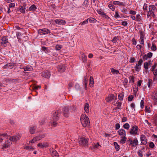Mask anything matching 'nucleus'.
<instances>
[{
    "mask_svg": "<svg viewBox=\"0 0 157 157\" xmlns=\"http://www.w3.org/2000/svg\"><path fill=\"white\" fill-rule=\"evenodd\" d=\"M80 121L82 126L84 127H88L90 125V121L89 118L85 114H82L80 117Z\"/></svg>",
    "mask_w": 157,
    "mask_h": 157,
    "instance_id": "1",
    "label": "nucleus"
},
{
    "mask_svg": "<svg viewBox=\"0 0 157 157\" xmlns=\"http://www.w3.org/2000/svg\"><path fill=\"white\" fill-rule=\"evenodd\" d=\"M140 130L138 126L134 125L131 127L129 129V133L132 136H135L139 134Z\"/></svg>",
    "mask_w": 157,
    "mask_h": 157,
    "instance_id": "2",
    "label": "nucleus"
},
{
    "mask_svg": "<svg viewBox=\"0 0 157 157\" xmlns=\"http://www.w3.org/2000/svg\"><path fill=\"white\" fill-rule=\"evenodd\" d=\"M149 11H148L147 14V17H149L151 16L153 17L155 16L154 13V11L156 9V7L154 5H150L148 7Z\"/></svg>",
    "mask_w": 157,
    "mask_h": 157,
    "instance_id": "3",
    "label": "nucleus"
},
{
    "mask_svg": "<svg viewBox=\"0 0 157 157\" xmlns=\"http://www.w3.org/2000/svg\"><path fill=\"white\" fill-rule=\"evenodd\" d=\"M79 143L80 145L86 146L88 145V140L84 137H81L79 140Z\"/></svg>",
    "mask_w": 157,
    "mask_h": 157,
    "instance_id": "4",
    "label": "nucleus"
},
{
    "mask_svg": "<svg viewBox=\"0 0 157 157\" xmlns=\"http://www.w3.org/2000/svg\"><path fill=\"white\" fill-rule=\"evenodd\" d=\"M128 141L130 143V145L132 147H135L137 146L138 144V141L136 138H135L134 139L132 138H129Z\"/></svg>",
    "mask_w": 157,
    "mask_h": 157,
    "instance_id": "5",
    "label": "nucleus"
},
{
    "mask_svg": "<svg viewBox=\"0 0 157 157\" xmlns=\"http://www.w3.org/2000/svg\"><path fill=\"white\" fill-rule=\"evenodd\" d=\"M117 97L114 96L113 94L109 95L105 98V100L108 102H110L113 101H115L117 99Z\"/></svg>",
    "mask_w": 157,
    "mask_h": 157,
    "instance_id": "6",
    "label": "nucleus"
},
{
    "mask_svg": "<svg viewBox=\"0 0 157 157\" xmlns=\"http://www.w3.org/2000/svg\"><path fill=\"white\" fill-rule=\"evenodd\" d=\"M147 151V150L146 149H145L144 147H143L137 152L138 156L139 157H143L144 155L145 156V153H146Z\"/></svg>",
    "mask_w": 157,
    "mask_h": 157,
    "instance_id": "7",
    "label": "nucleus"
},
{
    "mask_svg": "<svg viewBox=\"0 0 157 157\" xmlns=\"http://www.w3.org/2000/svg\"><path fill=\"white\" fill-rule=\"evenodd\" d=\"M11 141L12 140L10 139V137H9V139L5 141L3 145L2 148L6 149L9 147L12 144Z\"/></svg>",
    "mask_w": 157,
    "mask_h": 157,
    "instance_id": "8",
    "label": "nucleus"
},
{
    "mask_svg": "<svg viewBox=\"0 0 157 157\" xmlns=\"http://www.w3.org/2000/svg\"><path fill=\"white\" fill-rule=\"evenodd\" d=\"M21 136V134H18L13 136H10V137L12 141L16 142L20 139Z\"/></svg>",
    "mask_w": 157,
    "mask_h": 157,
    "instance_id": "9",
    "label": "nucleus"
},
{
    "mask_svg": "<svg viewBox=\"0 0 157 157\" xmlns=\"http://www.w3.org/2000/svg\"><path fill=\"white\" fill-rule=\"evenodd\" d=\"M113 104L114 106H116L114 109V110H117V109H121L122 103L118 101H117L116 102H115V101H114L113 102Z\"/></svg>",
    "mask_w": 157,
    "mask_h": 157,
    "instance_id": "10",
    "label": "nucleus"
},
{
    "mask_svg": "<svg viewBox=\"0 0 157 157\" xmlns=\"http://www.w3.org/2000/svg\"><path fill=\"white\" fill-rule=\"evenodd\" d=\"M50 33V30L47 29H41L38 30L39 34L41 35H46Z\"/></svg>",
    "mask_w": 157,
    "mask_h": 157,
    "instance_id": "11",
    "label": "nucleus"
},
{
    "mask_svg": "<svg viewBox=\"0 0 157 157\" xmlns=\"http://www.w3.org/2000/svg\"><path fill=\"white\" fill-rule=\"evenodd\" d=\"M140 139L142 144L145 145L147 143V140L144 135L143 134L141 135Z\"/></svg>",
    "mask_w": 157,
    "mask_h": 157,
    "instance_id": "12",
    "label": "nucleus"
},
{
    "mask_svg": "<svg viewBox=\"0 0 157 157\" xmlns=\"http://www.w3.org/2000/svg\"><path fill=\"white\" fill-rule=\"evenodd\" d=\"M60 111L57 110L52 114V118L54 121H57L59 118Z\"/></svg>",
    "mask_w": 157,
    "mask_h": 157,
    "instance_id": "13",
    "label": "nucleus"
},
{
    "mask_svg": "<svg viewBox=\"0 0 157 157\" xmlns=\"http://www.w3.org/2000/svg\"><path fill=\"white\" fill-rule=\"evenodd\" d=\"M143 63V60L140 59L139 60L138 63L135 66V70L136 71H139L141 69V64Z\"/></svg>",
    "mask_w": 157,
    "mask_h": 157,
    "instance_id": "14",
    "label": "nucleus"
},
{
    "mask_svg": "<svg viewBox=\"0 0 157 157\" xmlns=\"http://www.w3.org/2000/svg\"><path fill=\"white\" fill-rule=\"evenodd\" d=\"M41 75L45 78H48L50 76V74L48 71L46 70L41 73Z\"/></svg>",
    "mask_w": 157,
    "mask_h": 157,
    "instance_id": "15",
    "label": "nucleus"
},
{
    "mask_svg": "<svg viewBox=\"0 0 157 157\" xmlns=\"http://www.w3.org/2000/svg\"><path fill=\"white\" fill-rule=\"evenodd\" d=\"M1 40L2 41L1 43V44L4 47H6V44L8 42L7 38L6 36L2 37Z\"/></svg>",
    "mask_w": 157,
    "mask_h": 157,
    "instance_id": "16",
    "label": "nucleus"
},
{
    "mask_svg": "<svg viewBox=\"0 0 157 157\" xmlns=\"http://www.w3.org/2000/svg\"><path fill=\"white\" fill-rule=\"evenodd\" d=\"M63 115L65 117H68L69 114V111L68 107H64L63 109Z\"/></svg>",
    "mask_w": 157,
    "mask_h": 157,
    "instance_id": "17",
    "label": "nucleus"
},
{
    "mask_svg": "<svg viewBox=\"0 0 157 157\" xmlns=\"http://www.w3.org/2000/svg\"><path fill=\"white\" fill-rule=\"evenodd\" d=\"M50 151L51 155L53 157H58V154L57 152L53 148H50Z\"/></svg>",
    "mask_w": 157,
    "mask_h": 157,
    "instance_id": "18",
    "label": "nucleus"
},
{
    "mask_svg": "<svg viewBox=\"0 0 157 157\" xmlns=\"http://www.w3.org/2000/svg\"><path fill=\"white\" fill-rule=\"evenodd\" d=\"M118 135L120 136V137H122L126 136L125 131L122 128H121L118 130Z\"/></svg>",
    "mask_w": 157,
    "mask_h": 157,
    "instance_id": "19",
    "label": "nucleus"
},
{
    "mask_svg": "<svg viewBox=\"0 0 157 157\" xmlns=\"http://www.w3.org/2000/svg\"><path fill=\"white\" fill-rule=\"evenodd\" d=\"M54 21L56 24L59 25H64L66 23V21L62 19H56Z\"/></svg>",
    "mask_w": 157,
    "mask_h": 157,
    "instance_id": "20",
    "label": "nucleus"
},
{
    "mask_svg": "<svg viewBox=\"0 0 157 157\" xmlns=\"http://www.w3.org/2000/svg\"><path fill=\"white\" fill-rule=\"evenodd\" d=\"M153 55L152 53L149 52L147 53V54L144 55L143 57V59L144 60H147L148 58H151Z\"/></svg>",
    "mask_w": 157,
    "mask_h": 157,
    "instance_id": "21",
    "label": "nucleus"
},
{
    "mask_svg": "<svg viewBox=\"0 0 157 157\" xmlns=\"http://www.w3.org/2000/svg\"><path fill=\"white\" fill-rule=\"evenodd\" d=\"M21 68L24 69V71H32L33 70L32 67L30 66L23 67Z\"/></svg>",
    "mask_w": 157,
    "mask_h": 157,
    "instance_id": "22",
    "label": "nucleus"
},
{
    "mask_svg": "<svg viewBox=\"0 0 157 157\" xmlns=\"http://www.w3.org/2000/svg\"><path fill=\"white\" fill-rule=\"evenodd\" d=\"M58 71L60 72H63L65 70V66L63 65L58 66L57 67Z\"/></svg>",
    "mask_w": 157,
    "mask_h": 157,
    "instance_id": "23",
    "label": "nucleus"
},
{
    "mask_svg": "<svg viewBox=\"0 0 157 157\" xmlns=\"http://www.w3.org/2000/svg\"><path fill=\"white\" fill-rule=\"evenodd\" d=\"M113 3L114 5H118L119 6H125V4L123 2H121L118 1H113Z\"/></svg>",
    "mask_w": 157,
    "mask_h": 157,
    "instance_id": "24",
    "label": "nucleus"
},
{
    "mask_svg": "<svg viewBox=\"0 0 157 157\" xmlns=\"http://www.w3.org/2000/svg\"><path fill=\"white\" fill-rule=\"evenodd\" d=\"M36 128V127L35 126H32L29 127V130L30 133L32 134H33L35 132Z\"/></svg>",
    "mask_w": 157,
    "mask_h": 157,
    "instance_id": "25",
    "label": "nucleus"
},
{
    "mask_svg": "<svg viewBox=\"0 0 157 157\" xmlns=\"http://www.w3.org/2000/svg\"><path fill=\"white\" fill-rule=\"evenodd\" d=\"M84 109L86 113H88L89 111V105L88 103H86L85 104Z\"/></svg>",
    "mask_w": 157,
    "mask_h": 157,
    "instance_id": "26",
    "label": "nucleus"
},
{
    "mask_svg": "<svg viewBox=\"0 0 157 157\" xmlns=\"http://www.w3.org/2000/svg\"><path fill=\"white\" fill-rule=\"evenodd\" d=\"M121 139L120 141V143L122 144H124L127 140V137L126 136L121 137Z\"/></svg>",
    "mask_w": 157,
    "mask_h": 157,
    "instance_id": "27",
    "label": "nucleus"
},
{
    "mask_svg": "<svg viewBox=\"0 0 157 157\" xmlns=\"http://www.w3.org/2000/svg\"><path fill=\"white\" fill-rule=\"evenodd\" d=\"M56 121H50L49 124V126L51 125L52 127H56L57 126V123L56 122Z\"/></svg>",
    "mask_w": 157,
    "mask_h": 157,
    "instance_id": "28",
    "label": "nucleus"
},
{
    "mask_svg": "<svg viewBox=\"0 0 157 157\" xmlns=\"http://www.w3.org/2000/svg\"><path fill=\"white\" fill-rule=\"evenodd\" d=\"M94 84V79L93 77L91 76L90 77V86L92 87L93 86Z\"/></svg>",
    "mask_w": 157,
    "mask_h": 157,
    "instance_id": "29",
    "label": "nucleus"
},
{
    "mask_svg": "<svg viewBox=\"0 0 157 157\" xmlns=\"http://www.w3.org/2000/svg\"><path fill=\"white\" fill-rule=\"evenodd\" d=\"M7 133H0V142H2L3 140V139L1 136H2L3 137H6L7 136Z\"/></svg>",
    "mask_w": 157,
    "mask_h": 157,
    "instance_id": "30",
    "label": "nucleus"
},
{
    "mask_svg": "<svg viewBox=\"0 0 157 157\" xmlns=\"http://www.w3.org/2000/svg\"><path fill=\"white\" fill-rule=\"evenodd\" d=\"M111 71L113 74H116L117 75L119 73V71L117 70H116L114 68H111Z\"/></svg>",
    "mask_w": 157,
    "mask_h": 157,
    "instance_id": "31",
    "label": "nucleus"
},
{
    "mask_svg": "<svg viewBox=\"0 0 157 157\" xmlns=\"http://www.w3.org/2000/svg\"><path fill=\"white\" fill-rule=\"evenodd\" d=\"M153 80L151 79H148V82L147 83V85L148 87L150 88L152 86L153 83Z\"/></svg>",
    "mask_w": 157,
    "mask_h": 157,
    "instance_id": "32",
    "label": "nucleus"
},
{
    "mask_svg": "<svg viewBox=\"0 0 157 157\" xmlns=\"http://www.w3.org/2000/svg\"><path fill=\"white\" fill-rule=\"evenodd\" d=\"M45 135L44 134H43L40 135L38 136H36V137L37 139V140L38 141L41 140V139L44 138L45 137Z\"/></svg>",
    "mask_w": 157,
    "mask_h": 157,
    "instance_id": "33",
    "label": "nucleus"
},
{
    "mask_svg": "<svg viewBox=\"0 0 157 157\" xmlns=\"http://www.w3.org/2000/svg\"><path fill=\"white\" fill-rule=\"evenodd\" d=\"M36 9V8L35 6L33 5L29 8V11H34Z\"/></svg>",
    "mask_w": 157,
    "mask_h": 157,
    "instance_id": "34",
    "label": "nucleus"
},
{
    "mask_svg": "<svg viewBox=\"0 0 157 157\" xmlns=\"http://www.w3.org/2000/svg\"><path fill=\"white\" fill-rule=\"evenodd\" d=\"M124 96V93H121L119 94L118 96V99L121 100L122 101L123 99Z\"/></svg>",
    "mask_w": 157,
    "mask_h": 157,
    "instance_id": "35",
    "label": "nucleus"
},
{
    "mask_svg": "<svg viewBox=\"0 0 157 157\" xmlns=\"http://www.w3.org/2000/svg\"><path fill=\"white\" fill-rule=\"evenodd\" d=\"M89 0H85L83 3L82 4V6L85 7L88 6L89 5Z\"/></svg>",
    "mask_w": 157,
    "mask_h": 157,
    "instance_id": "36",
    "label": "nucleus"
},
{
    "mask_svg": "<svg viewBox=\"0 0 157 157\" xmlns=\"http://www.w3.org/2000/svg\"><path fill=\"white\" fill-rule=\"evenodd\" d=\"M123 127L124 128L128 130L130 128V125L128 123H126L123 125Z\"/></svg>",
    "mask_w": 157,
    "mask_h": 157,
    "instance_id": "37",
    "label": "nucleus"
},
{
    "mask_svg": "<svg viewBox=\"0 0 157 157\" xmlns=\"http://www.w3.org/2000/svg\"><path fill=\"white\" fill-rule=\"evenodd\" d=\"M88 19L90 23H95L97 21V20L95 19L92 17H90L88 19Z\"/></svg>",
    "mask_w": 157,
    "mask_h": 157,
    "instance_id": "38",
    "label": "nucleus"
},
{
    "mask_svg": "<svg viewBox=\"0 0 157 157\" xmlns=\"http://www.w3.org/2000/svg\"><path fill=\"white\" fill-rule=\"evenodd\" d=\"M19 9L21 13H24L25 10V8L24 6H20L19 7Z\"/></svg>",
    "mask_w": 157,
    "mask_h": 157,
    "instance_id": "39",
    "label": "nucleus"
},
{
    "mask_svg": "<svg viewBox=\"0 0 157 157\" xmlns=\"http://www.w3.org/2000/svg\"><path fill=\"white\" fill-rule=\"evenodd\" d=\"M129 79H130L129 82L130 83H133L134 81V76H130L129 77Z\"/></svg>",
    "mask_w": 157,
    "mask_h": 157,
    "instance_id": "40",
    "label": "nucleus"
},
{
    "mask_svg": "<svg viewBox=\"0 0 157 157\" xmlns=\"http://www.w3.org/2000/svg\"><path fill=\"white\" fill-rule=\"evenodd\" d=\"M62 45L57 44L56 45V49L57 50H59L62 48Z\"/></svg>",
    "mask_w": 157,
    "mask_h": 157,
    "instance_id": "41",
    "label": "nucleus"
},
{
    "mask_svg": "<svg viewBox=\"0 0 157 157\" xmlns=\"http://www.w3.org/2000/svg\"><path fill=\"white\" fill-rule=\"evenodd\" d=\"M114 144L115 147L117 151H118L120 149V147L119 145L116 142L114 143Z\"/></svg>",
    "mask_w": 157,
    "mask_h": 157,
    "instance_id": "42",
    "label": "nucleus"
},
{
    "mask_svg": "<svg viewBox=\"0 0 157 157\" xmlns=\"http://www.w3.org/2000/svg\"><path fill=\"white\" fill-rule=\"evenodd\" d=\"M141 17L139 14L136 15V21H140L141 20Z\"/></svg>",
    "mask_w": 157,
    "mask_h": 157,
    "instance_id": "43",
    "label": "nucleus"
},
{
    "mask_svg": "<svg viewBox=\"0 0 157 157\" xmlns=\"http://www.w3.org/2000/svg\"><path fill=\"white\" fill-rule=\"evenodd\" d=\"M88 19H87V20H84L83 22H81L80 23V24L81 25H84L85 24H87L88 22Z\"/></svg>",
    "mask_w": 157,
    "mask_h": 157,
    "instance_id": "44",
    "label": "nucleus"
},
{
    "mask_svg": "<svg viewBox=\"0 0 157 157\" xmlns=\"http://www.w3.org/2000/svg\"><path fill=\"white\" fill-rule=\"evenodd\" d=\"M109 7L113 11H114L115 10V8L113 5L112 4H109L108 5Z\"/></svg>",
    "mask_w": 157,
    "mask_h": 157,
    "instance_id": "45",
    "label": "nucleus"
},
{
    "mask_svg": "<svg viewBox=\"0 0 157 157\" xmlns=\"http://www.w3.org/2000/svg\"><path fill=\"white\" fill-rule=\"evenodd\" d=\"M6 66L9 68H12L14 66V64L13 63H9L6 64Z\"/></svg>",
    "mask_w": 157,
    "mask_h": 157,
    "instance_id": "46",
    "label": "nucleus"
},
{
    "mask_svg": "<svg viewBox=\"0 0 157 157\" xmlns=\"http://www.w3.org/2000/svg\"><path fill=\"white\" fill-rule=\"evenodd\" d=\"M128 82V80L126 78L124 79L123 83L124 86H127V84Z\"/></svg>",
    "mask_w": 157,
    "mask_h": 157,
    "instance_id": "47",
    "label": "nucleus"
},
{
    "mask_svg": "<svg viewBox=\"0 0 157 157\" xmlns=\"http://www.w3.org/2000/svg\"><path fill=\"white\" fill-rule=\"evenodd\" d=\"M133 91L134 92V94H136L137 92V91L138 90V87L137 86H135L133 88Z\"/></svg>",
    "mask_w": 157,
    "mask_h": 157,
    "instance_id": "48",
    "label": "nucleus"
},
{
    "mask_svg": "<svg viewBox=\"0 0 157 157\" xmlns=\"http://www.w3.org/2000/svg\"><path fill=\"white\" fill-rule=\"evenodd\" d=\"M151 50L153 51H155L157 49L156 46L154 44H152V45L151 47Z\"/></svg>",
    "mask_w": 157,
    "mask_h": 157,
    "instance_id": "49",
    "label": "nucleus"
},
{
    "mask_svg": "<svg viewBox=\"0 0 157 157\" xmlns=\"http://www.w3.org/2000/svg\"><path fill=\"white\" fill-rule=\"evenodd\" d=\"M140 33V38H144V33L141 30L139 31Z\"/></svg>",
    "mask_w": 157,
    "mask_h": 157,
    "instance_id": "50",
    "label": "nucleus"
},
{
    "mask_svg": "<svg viewBox=\"0 0 157 157\" xmlns=\"http://www.w3.org/2000/svg\"><path fill=\"white\" fill-rule=\"evenodd\" d=\"M144 67L145 69L147 70L148 69V64L147 62H145L144 64Z\"/></svg>",
    "mask_w": 157,
    "mask_h": 157,
    "instance_id": "51",
    "label": "nucleus"
},
{
    "mask_svg": "<svg viewBox=\"0 0 157 157\" xmlns=\"http://www.w3.org/2000/svg\"><path fill=\"white\" fill-rule=\"evenodd\" d=\"M155 146L153 142H151L149 143V146L151 148H153Z\"/></svg>",
    "mask_w": 157,
    "mask_h": 157,
    "instance_id": "52",
    "label": "nucleus"
},
{
    "mask_svg": "<svg viewBox=\"0 0 157 157\" xmlns=\"http://www.w3.org/2000/svg\"><path fill=\"white\" fill-rule=\"evenodd\" d=\"M93 147L95 148H98L99 147H100V146L99 145V144L98 143L97 144H94L93 146Z\"/></svg>",
    "mask_w": 157,
    "mask_h": 157,
    "instance_id": "53",
    "label": "nucleus"
},
{
    "mask_svg": "<svg viewBox=\"0 0 157 157\" xmlns=\"http://www.w3.org/2000/svg\"><path fill=\"white\" fill-rule=\"evenodd\" d=\"M144 38H140V44L142 45H143V46H144Z\"/></svg>",
    "mask_w": 157,
    "mask_h": 157,
    "instance_id": "54",
    "label": "nucleus"
},
{
    "mask_svg": "<svg viewBox=\"0 0 157 157\" xmlns=\"http://www.w3.org/2000/svg\"><path fill=\"white\" fill-rule=\"evenodd\" d=\"M151 155V154L150 152L149 151H146V153H145V157H149V156H150Z\"/></svg>",
    "mask_w": 157,
    "mask_h": 157,
    "instance_id": "55",
    "label": "nucleus"
},
{
    "mask_svg": "<svg viewBox=\"0 0 157 157\" xmlns=\"http://www.w3.org/2000/svg\"><path fill=\"white\" fill-rule=\"evenodd\" d=\"M38 141L37 140V139L35 137L34 138H33L31 141L30 142H31L32 143H33L35 142H36V141Z\"/></svg>",
    "mask_w": 157,
    "mask_h": 157,
    "instance_id": "56",
    "label": "nucleus"
},
{
    "mask_svg": "<svg viewBox=\"0 0 157 157\" xmlns=\"http://www.w3.org/2000/svg\"><path fill=\"white\" fill-rule=\"evenodd\" d=\"M15 6V4L14 3H11L9 4V8L14 7Z\"/></svg>",
    "mask_w": 157,
    "mask_h": 157,
    "instance_id": "57",
    "label": "nucleus"
},
{
    "mask_svg": "<svg viewBox=\"0 0 157 157\" xmlns=\"http://www.w3.org/2000/svg\"><path fill=\"white\" fill-rule=\"evenodd\" d=\"M43 147H46L48 146V144L45 142H44L43 143Z\"/></svg>",
    "mask_w": 157,
    "mask_h": 157,
    "instance_id": "58",
    "label": "nucleus"
},
{
    "mask_svg": "<svg viewBox=\"0 0 157 157\" xmlns=\"http://www.w3.org/2000/svg\"><path fill=\"white\" fill-rule=\"evenodd\" d=\"M120 127V124L119 123H117L115 124V129L118 130L119 129Z\"/></svg>",
    "mask_w": 157,
    "mask_h": 157,
    "instance_id": "59",
    "label": "nucleus"
},
{
    "mask_svg": "<svg viewBox=\"0 0 157 157\" xmlns=\"http://www.w3.org/2000/svg\"><path fill=\"white\" fill-rule=\"evenodd\" d=\"M133 98V95L129 96L128 97V100L129 101H132Z\"/></svg>",
    "mask_w": 157,
    "mask_h": 157,
    "instance_id": "60",
    "label": "nucleus"
},
{
    "mask_svg": "<svg viewBox=\"0 0 157 157\" xmlns=\"http://www.w3.org/2000/svg\"><path fill=\"white\" fill-rule=\"evenodd\" d=\"M127 121V118L125 117H123L122 118L121 122H124Z\"/></svg>",
    "mask_w": 157,
    "mask_h": 157,
    "instance_id": "61",
    "label": "nucleus"
},
{
    "mask_svg": "<svg viewBox=\"0 0 157 157\" xmlns=\"http://www.w3.org/2000/svg\"><path fill=\"white\" fill-rule=\"evenodd\" d=\"M120 17V15L118 14V12L117 11H116L115 13V14L114 15V17L117 18L119 17Z\"/></svg>",
    "mask_w": 157,
    "mask_h": 157,
    "instance_id": "62",
    "label": "nucleus"
},
{
    "mask_svg": "<svg viewBox=\"0 0 157 157\" xmlns=\"http://www.w3.org/2000/svg\"><path fill=\"white\" fill-rule=\"evenodd\" d=\"M98 13L101 15L102 16H103L104 15V12L102 11L101 10H99L98 11Z\"/></svg>",
    "mask_w": 157,
    "mask_h": 157,
    "instance_id": "63",
    "label": "nucleus"
},
{
    "mask_svg": "<svg viewBox=\"0 0 157 157\" xmlns=\"http://www.w3.org/2000/svg\"><path fill=\"white\" fill-rule=\"evenodd\" d=\"M154 123L156 125H157V115L154 118Z\"/></svg>",
    "mask_w": 157,
    "mask_h": 157,
    "instance_id": "64",
    "label": "nucleus"
}]
</instances>
